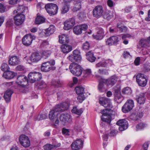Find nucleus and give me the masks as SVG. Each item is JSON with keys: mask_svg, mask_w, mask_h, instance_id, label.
Listing matches in <instances>:
<instances>
[{"mask_svg": "<svg viewBox=\"0 0 150 150\" xmlns=\"http://www.w3.org/2000/svg\"><path fill=\"white\" fill-rule=\"evenodd\" d=\"M69 107V104L65 102L56 105L52 110L50 112L49 114V118L51 120L56 119L57 118L59 112L64 111Z\"/></svg>", "mask_w": 150, "mask_h": 150, "instance_id": "f257e3e1", "label": "nucleus"}, {"mask_svg": "<svg viewBox=\"0 0 150 150\" xmlns=\"http://www.w3.org/2000/svg\"><path fill=\"white\" fill-rule=\"evenodd\" d=\"M24 11V8L22 6H19L17 9L13 11V13L16 14L14 17L15 24L16 25H20L25 20V16L22 13Z\"/></svg>", "mask_w": 150, "mask_h": 150, "instance_id": "f03ea898", "label": "nucleus"}, {"mask_svg": "<svg viewBox=\"0 0 150 150\" xmlns=\"http://www.w3.org/2000/svg\"><path fill=\"white\" fill-rule=\"evenodd\" d=\"M69 69L71 73L75 76H79L82 74V68L80 65L75 63H71L69 66Z\"/></svg>", "mask_w": 150, "mask_h": 150, "instance_id": "7ed1b4c3", "label": "nucleus"}, {"mask_svg": "<svg viewBox=\"0 0 150 150\" xmlns=\"http://www.w3.org/2000/svg\"><path fill=\"white\" fill-rule=\"evenodd\" d=\"M55 64V61L53 59L44 62L41 65V69L42 71L43 72H48L52 69V66Z\"/></svg>", "mask_w": 150, "mask_h": 150, "instance_id": "20e7f679", "label": "nucleus"}, {"mask_svg": "<svg viewBox=\"0 0 150 150\" xmlns=\"http://www.w3.org/2000/svg\"><path fill=\"white\" fill-rule=\"evenodd\" d=\"M73 53V54H71L67 58L69 61L71 62L75 61L78 62H80L82 58L79 51L78 50H74Z\"/></svg>", "mask_w": 150, "mask_h": 150, "instance_id": "39448f33", "label": "nucleus"}, {"mask_svg": "<svg viewBox=\"0 0 150 150\" xmlns=\"http://www.w3.org/2000/svg\"><path fill=\"white\" fill-rule=\"evenodd\" d=\"M45 8L47 12L50 14L54 15L57 13L58 7L55 4H47L45 5Z\"/></svg>", "mask_w": 150, "mask_h": 150, "instance_id": "423d86ee", "label": "nucleus"}, {"mask_svg": "<svg viewBox=\"0 0 150 150\" xmlns=\"http://www.w3.org/2000/svg\"><path fill=\"white\" fill-rule=\"evenodd\" d=\"M42 78V74L39 72H31L28 75V80L31 83L40 80Z\"/></svg>", "mask_w": 150, "mask_h": 150, "instance_id": "0eeeda50", "label": "nucleus"}, {"mask_svg": "<svg viewBox=\"0 0 150 150\" xmlns=\"http://www.w3.org/2000/svg\"><path fill=\"white\" fill-rule=\"evenodd\" d=\"M35 36L30 33L25 35L22 39L23 44L25 46H28L32 43L33 40L35 39Z\"/></svg>", "mask_w": 150, "mask_h": 150, "instance_id": "6e6552de", "label": "nucleus"}, {"mask_svg": "<svg viewBox=\"0 0 150 150\" xmlns=\"http://www.w3.org/2000/svg\"><path fill=\"white\" fill-rule=\"evenodd\" d=\"M134 106L133 100L132 99L128 100L122 107V110L125 113L128 112L132 109Z\"/></svg>", "mask_w": 150, "mask_h": 150, "instance_id": "1a4fd4ad", "label": "nucleus"}, {"mask_svg": "<svg viewBox=\"0 0 150 150\" xmlns=\"http://www.w3.org/2000/svg\"><path fill=\"white\" fill-rule=\"evenodd\" d=\"M143 111L142 108H137L134 112L130 116V118L134 120H137L141 119L143 116Z\"/></svg>", "mask_w": 150, "mask_h": 150, "instance_id": "9d476101", "label": "nucleus"}, {"mask_svg": "<svg viewBox=\"0 0 150 150\" xmlns=\"http://www.w3.org/2000/svg\"><path fill=\"white\" fill-rule=\"evenodd\" d=\"M136 81L139 85L142 87L145 86L147 82V80L144 74H138L136 77Z\"/></svg>", "mask_w": 150, "mask_h": 150, "instance_id": "9b49d317", "label": "nucleus"}, {"mask_svg": "<svg viewBox=\"0 0 150 150\" xmlns=\"http://www.w3.org/2000/svg\"><path fill=\"white\" fill-rule=\"evenodd\" d=\"M28 82V81L27 78L23 75H20L17 77V83L19 86L18 88L20 87H22L23 88L26 85Z\"/></svg>", "mask_w": 150, "mask_h": 150, "instance_id": "f8f14e48", "label": "nucleus"}, {"mask_svg": "<svg viewBox=\"0 0 150 150\" xmlns=\"http://www.w3.org/2000/svg\"><path fill=\"white\" fill-rule=\"evenodd\" d=\"M75 24V21L74 18H69L64 22L63 28L64 30H69Z\"/></svg>", "mask_w": 150, "mask_h": 150, "instance_id": "ddd939ff", "label": "nucleus"}, {"mask_svg": "<svg viewBox=\"0 0 150 150\" xmlns=\"http://www.w3.org/2000/svg\"><path fill=\"white\" fill-rule=\"evenodd\" d=\"M104 12L103 8L101 6L98 5L96 6L93 11V14L94 17L99 18L102 16Z\"/></svg>", "mask_w": 150, "mask_h": 150, "instance_id": "4468645a", "label": "nucleus"}, {"mask_svg": "<svg viewBox=\"0 0 150 150\" xmlns=\"http://www.w3.org/2000/svg\"><path fill=\"white\" fill-rule=\"evenodd\" d=\"M88 28V26L86 24L77 25L73 28V32L76 35H79L82 33V31H85Z\"/></svg>", "mask_w": 150, "mask_h": 150, "instance_id": "2eb2a0df", "label": "nucleus"}, {"mask_svg": "<svg viewBox=\"0 0 150 150\" xmlns=\"http://www.w3.org/2000/svg\"><path fill=\"white\" fill-rule=\"evenodd\" d=\"M19 141L20 144L24 147H27L30 145L29 139L25 135L22 134L20 136L19 138Z\"/></svg>", "mask_w": 150, "mask_h": 150, "instance_id": "dca6fc26", "label": "nucleus"}, {"mask_svg": "<svg viewBox=\"0 0 150 150\" xmlns=\"http://www.w3.org/2000/svg\"><path fill=\"white\" fill-rule=\"evenodd\" d=\"M99 103L105 108H112V105L110 99L106 98H100L99 99Z\"/></svg>", "mask_w": 150, "mask_h": 150, "instance_id": "f3484780", "label": "nucleus"}, {"mask_svg": "<svg viewBox=\"0 0 150 150\" xmlns=\"http://www.w3.org/2000/svg\"><path fill=\"white\" fill-rule=\"evenodd\" d=\"M116 124L119 126V129L121 131L127 129L128 126L127 121L125 119L119 120L116 122Z\"/></svg>", "mask_w": 150, "mask_h": 150, "instance_id": "a211bd4d", "label": "nucleus"}, {"mask_svg": "<svg viewBox=\"0 0 150 150\" xmlns=\"http://www.w3.org/2000/svg\"><path fill=\"white\" fill-rule=\"evenodd\" d=\"M83 141L81 139H78L73 142L71 146L73 149L78 150L83 147Z\"/></svg>", "mask_w": 150, "mask_h": 150, "instance_id": "6ab92c4d", "label": "nucleus"}, {"mask_svg": "<svg viewBox=\"0 0 150 150\" xmlns=\"http://www.w3.org/2000/svg\"><path fill=\"white\" fill-rule=\"evenodd\" d=\"M105 110H101L100 112L103 114L101 117L102 120L103 121L110 123L111 120V117L110 115L107 113H104Z\"/></svg>", "mask_w": 150, "mask_h": 150, "instance_id": "aec40b11", "label": "nucleus"}, {"mask_svg": "<svg viewBox=\"0 0 150 150\" xmlns=\"http://www.w3.org/2000/svg\"><path fill=\"white\" fill-rule=\"evenodd\" d=\"M8 62L10 65L14 66L19 64L20 63V60L18 57L14 56L10 58Z\"/></svg>", "mask_w": 150, "mask_h": 150, "instance_id": "412c9836", "label": "nucleus"}, {"mask_svg": "<svg viewBox=\"0 0 150 150\" xmlns=\"http://www.w3.org/2000/svg\"><path fill=\"white\" fill-rule=\"evenodd\" d=\"M117 78L115 76H113L107 80H105V82L108 86H112L116 82Z\"/></svg>", "mask_w": 150, "mask_h": 150, "instance_id": "4be33fe9", "label": "nucleus"}, {"mask_svg": "<svg viewBox=\"0 0 150 150\" xmlns=\"http://www.w3.org/2000/svg\"><path fill=\"white\" fill-rule=\"evenodd\" d=\"M61 121L65 123H70L72 121V119L70 115L68 114H62L60 117Z\"/></svg>", "mask_w": 150, "mask_h": 150, "instance_id": "5701e85b", "label": "nucleus"}, {"mask_svg": "<svg viewBox=\"0 0 150 150\" xmlns=\"http://www.w3.org/2000/svg\"><path fill=\"white\" fill-rule=\"evenodd\" d=\"M118 38L116 36H113L108 39L106 41V44L111 46L115 44L118 41Z\"/></svg>", "mask_w": 150, "mask_h": 150, "instance_id": "b1692460", "label": "nucleus"}, {"mask_svg": "<svg viewBox=\"0 0 150 150\" xmlns=\"http://www.w3.org/2000/svg\"><path fill=\"white\" fill-rule=\"evenodd\" d=\"M136 99L137 102L139 104H144L146 98L145 94L143 93H141L136 96Z\"/></svg>", "mask_w": 150, "mask_h": 150, "instance_id": "393cba45", "label": "nucleus"}, {"mask_svg": "<svg viewBox=\"0 0 150 150\" xmlns=\"http://www.w3.org/2000/svg\"><path fill=\"white\" fill-rule=\"evenodd\" d=\"M104 31L103 28H98L97 33L96 35H93L94 38L98 40H100L104 37Z\"/></svg>", "mask_w": 150, "mask_h": 150, "instance_id": "a878e982", "label": "nucleus"}, {"mask_svg": "<svg viewBox=\"0 0 150 150\" xmlns=\"http://www.w3.org/2000/svg\"><path fill=\"white\" fill-rule=\"evenodd\" d=\"M115 92V100L118 103H120L123 100V98L121 96L120 91L119 89H115L114 88Z\"/></svg>", "mask_w": 150, "mask_h": 150, "instance_id": "bb28decb", "label": "nucleus"}, {"mask_svg": "<svg viewBox=\"0 0 150 150\" xmlns=\"http://www.w3.org/2000/svg\"><path fill=\"white\" fill-rule=\"evenodd\" d=\"M61 51L64 54H67L71 51L72 49V46L68 44H64L61 47Z\"/></svg>", "mask_w": 150, "mask_h": 150, "instance_id": "cd10ccee", "label": "nucleus"}, {"mask_svg": "<svg viewBox=\"0 0 150 150\" xmlns=\"http://www.w3.org/2000/svg\"><path fill=\"white\" fill-rule=\"evenodd\" d=\"M15 73L13 71L8 70L4 72L3 76L6 79H11L14 78Z\"/></svg>", "mask_w": 150, "mask_h": 150, "instance_id": "c85d7f7f", "label": "nucleus"}, {"mask_svg": "<svg viewBox=\"0 0 150 150\" xmlns=\"http://www.w3.org/2000/svg\"><path fill=\"white\" fill-rule=\"evenodd\" d=\"M105 80H101L99 82L98 86V89L100 92H104L107 90V89L105 86L104 83H105Z\"/></svg>", "mask_w": 150, "mask_h": 150, "instance_id": "c756f323", "label": "nucleus"}, {"mask_svg": "<svg viewBox=\"0 0 150 150\" xmlns=\"http://www.w3.org/2000/svg\"><path fill=\"white\" fill-rule=\"evenodd\" d=\"M59 42L61 44L68 43L69 42V39L67 35L62 34L59 36Z\"/></svg>", "mask_w": 150, "mask_h": 150, "instance_id": "7c9ffc66", "label": "nucleus"}, {"mask_svg": "<svg viewBox=\"0 0 150 150\" xmlns=\"http://www.w3.org/2000/svg\"><path fill=\"white\" fill-rule=\"evenodd\" d=\"M149 41L146 39H142L140 40L139 43V45L142 47H147L149 46Z\"/></svg>", "mask_w": 150, "mask_h": 150, "instance_id": "2f4dec72", "label": "nucleus"}, {"mask_svg": "<svg viewBox=\"0 0 150 150\" xmlns=\"http://www.w3.org/2000/svg\"><path fill=\"white\" fill-rule=\"evenodd\" d=\"M41 59V57L39 54L37 52L34 53L32 54L30 57V59L32 62H37Z\"/></svg>", "mask_w": 150, "mask_h": 150, "instance_id": "473e14b6", "label": "nucleus"}, {"mask_svg": "<svg viewBox=\"0 0 150 150\" xmlns=\"http://www.w3.org/2000/svg\"><path fill=\"white\" fill-rule=\"evenodd\" d=\"M55 28L53 25H51L45 30V34L46 36H49L53 34L55 31Z\"/></svg>", "mask_w": 150, "mask_h": 150, "instance_id": "72a5a7b5", "label": "nucleus"}, {"mask_svg": "<svg viewBox=\"0 0 150 150\" xmlns=\"http://www.w3.org/2000/svg\"><path fill=\"white\" fill-rule=\"evenodd\" d=\"M12 93V91L10 90H7L4 93V98L6 102L10 101Z\"/></svg>", "mask_w": 150, "mask_h": 150, "instance_id": "f704fd0d", "label": "nucleus"}, {"mask_svg": "<svg viewBox=\"0 0 150 150\" xmlns=\"http://www.w3.org/2000/svg\"><path fill=\"white\" fill-rule=\"evenodd\" d=\"M87 59L88 60L91 62H94L96 58L94 56L93 53L91 52V51H90L86 54Z\"/></svg>", "mask_w": 150, "mask_h": 150, "instance_id": "c9c22d12", "label": "nucleus"}, {"mask_svg": "<svg viewBox=\"0 0 150 150\" xmlns=\"http://www.w3.org/2000/svg\"><path fill=\"white\" fill-rule=\"evenodd\" d=\"M72 112L76 114L80 115L83 112L82 108H78L76 107H74L71 110Z\"/></svg>", "mask_w": 150, "mask_h": 150, "instance_id": "e433bc0d", "label": "nucleus"}, {"mask_svg": "<svg viewBox=\"0 0 150 150\" xmlns=\"http://www.w3.org/2000/svg\"><path fill=\"white\" fill-rule=\"evenodd\" d=\"M81 8V3L80 1H78L75 4L74 7L72 9L73 12H76L79 11Z\"/></svg>", "mask_w": 150, "mask_h": 150, "instance_id": "4c0bfd02", "label": "nucleus"}, {"mask_svg": "<svg viewBox=\"0 0 150 150\" xmlns=\"http://www.w3.org/2000/svg\"><path fill=\"white\" fill-rule=\"evenodd\" d=\"M45 18L43 17L40 16H38L35 20V23L37 24H40L45 22Z\"/></svg>", "mask_w": 150, "mask_h": 150, "instance_id": "58836bf2", "label": "nucleus"}, {"mask_svg": "<svg viewBox=\"0 0 150 150\" xmlns=\"http://www.w3.org/2000/svg\"><path fill=\"white\" fill-rule=\"evenodd\" d=\"M83 76L84 77H89L92 75L91 70L90 69H87L83 71Z\"/></svg>", "mask_w": 150, "mask_h": 150, "instance_id": "ea45409f", "label": "nucleus"}, {"mask_svg": "<svg viewBox=\"0 0 150 150\" xmlns=\"http://www.w3.org/2000/svg\"><path fill=\"white\" fill-rule=\"evenodd\" d=\"M75 90L77 94L81 95L84 94L83 92L84 90V88L81 86H78L76 87Z\"/></svg>", "mask_w": 150, "mask_h": 150, "instance_id": "a19ab883", "label": "nucleus"}, {"mask_svg": "<svg viewBox=\"0 0 150 150\" xmlns=\"http://www.w3.org/2000/svg\"><path fill=\"white\" fill-rule=\"evenodd\" d=\"M69 9V6L68 5H64L61 9V13L62 14H65L67 13Z\"/></svg>", "mask_w": 150, "mask_h": 150, "instance_id": "79ce46f5", "label": "nucleus"}, {"mask_svg": "<svg viewBox=\"0 0 150 150\" xmlns=\"http://www.w3.org/2000/svg\"><path fill=\"white\" fill-rule=\"evenodd\" d=\"M122 93L123 94L126 95H130L132 92V90L131 88L128 87H125L123 88L122 91Z\"/></svg>", "mask_w": 150, "mask_h": 150, "instance_id": "37998d69", "label": "nucleus"}, {"mask_svg": "<svg viewBox=\"0 0 150 150\" xmlns=\"http://www.w3.org/2000/svg\"><path fill=\"white\" fill-rule=\"evenodd\" d=\"M41 54L42 57L43 58L46 59L50 56L51 52L50 51L46 50L42 51Z\"/></svg>", "mask_w": 150, "mask_h": 150, "instance_id": "c03bdc74", "label": "nucleus"}, {"mask_svg": "<svg viewBox=\"0 0 150 150\" xmlns=\"http://www.w3.org/2000/svg\"><path fill=\"white\" fill-rule=\"evenodd\" d=\"M147 126L146 124L143 122H140L136 126V128L137 130H139L144 129Z\"/></svg>", "mask_w": 150, "mask_h": 150, "instance_id": "a18cd8bd", "label": "nucleus"}, {"mask_svg": "<svg viewBox=\"0 0 150 150\" xmlns=\"http://www.w3.org/2000/svg\"><path fill=\"white\" fill-rule=\"evenodd\" d=\"M82 48L83 50L85 51L89 50L90 48V44L88 41H86L83 44Z\"/></svg>", "mask_w": 150, "mask_h": 150, "instance_id": "49530a36", "label": "nucleus"}, {"mask_svg": "<svg viewBox=\"0 0 150 150\" xmlns=\"http://www.w3.org/2000/svg\"><path fill=\"white\" fill-rule=\"evenodd\" d=\"M1 69L2 71H6L9 69V67L7 63H4L2 64Z\"/></svg>", "mask_w": 150, "mask_h": 150, "instance_id": "de8ad7c7", "label": "nucleus"}, {"mask_svg": "<svg viewBox=\"0 0 150 150\" xmlns=\"http://www.w3.org/2000/svg\"><path fill=\"white\" fill-rule=\"evenodd\" d=\"M113 16V15L111 12H110L108 13H106L103 15L104 18L108 20L111 19Z\"/></svg>", "mask_w": 150, "mask_h": 150, "instance_id": "09e8293b", "label": "nucleus"}, {"mask_svg": "<svg viewBox=\"0 0 150 150\" xmlns=\"http://www.w3.org/2000/svg\"><path fill=\"white\" fill-rule=\"evenodd\" d=\"M77 97V100L80 103H82L85 99V97L84 94H81V95H78Z\"/></svg>", "mask_w": 150, "mask_h": 150, "instance_id": "8fccbe9b", "label": "nucleus"}, {"mask_svg": "<svg viewBox=\"0 0 150 150\" xmlns=\"http://www.w3.org/2000/svg\"><path fill=\"white\" fill-rule=\"evenodd\" d=\"M47 114H42L38 116L37 120H42L46 119L47 118Z\"/></svg>", "mask_w": 150, "mask_h": 150, "instance_id": "3c124183", "label": "nucleus"}, {"mask_svg": "<svg viewBox=\"0 0 150 150\" xmlns=\"http://www.w3.org/2000/svg\"><path fill=\"white\" fill-rule=\"evenodd\" d=\"M117 27L119 28L121 32H125L127 30V28L125 26L120 25L117 24Z\"/></svg>", "mask_w": 150, "mask_h": 150, "instance_id": "603ef678", "label": "nucleus"}, {"mask_svg": "<svg viewBox=\"0 0 150 150\" xmlns=\"http://www.w3.org/2000/svg\"><path fill=\"white\" fill-rule=\"evenodd\" d=\"M43 147L45 150H50L54 147V146L53 145L47 144L44 145Z\"/></svg>", "mask_w": 150, "mask_h": 150, "instance_id": "864d4df0", "label": "nucleus"}, {"mask_svg": "<svg viewBox=\"0 0 150 150\" xmlns=\"http://www.w3.org/2000/svg\"><path fill=\"white\" fill-rule=\"evenodd\" d=\"M105 61L100 62L96 64V66L97 67H104L106 66Z\"/></svg>", "mask_w": 150, "mask_h": 150, "instance_id": "5fc2aeb1", "label": "nucleus"}, {"mask_svg": "<svg viewBox=\"0 0 150 150\" xmlns=\"http://www.w3.org/2000/svg\"><path fill=\"white\" fill-rule=\"evenodd\" d=\"M144 68L146 71H150V64L146 63L144 65Z\"/></svg>", "mask_w": 150, "mask_h": 150, "instance_id": "6e6d98bb", "label": "nucleus"}, {"mask_svg": "<svg viewBox=\"0 0 150 150\" xmlns=\"http://www.w3.org/2000/svg\"><path fill=\"white\" fill-rule=\"evenodd\" d=\"M52 84L57 87H59L61 86V83L59 80L54 81Z\"/></svg>", "mask_w": 150, "mask_h": 150, "instance_id": "4d7b16f0", "label": "nucleus"}, {"mask_svg": "<svg viewBox=\"0 0 150 150\" xmlns=\"http://www.w3.org/2000/svg\"><path fill=\"white\" fill-rule=\"evenodd\" d=\"M117 133V131L115 129H112L111 130L110 132V133L109 135L111 136H115Z\"/></svg>", "mask_w": 150, "mask_h": 150, "instance_id": "13d9d810", "label": "nucleus"}, {"mask_svg": "<svg viewBox=\"0 0 150 150\" xmlns=\"http://www.w3.org/2000/svg\"><path fill=\"white\" fill-rule=\"evenodd\" d=\"M6 8L4 5L0 3V12L4 13L5 12Z\"/></svg>", "mask_w": 150, "mask_h": 150, "instance_id": "bf43d9fd", "label": "nucleus"}, {"mask_svg": "<svg viewBox=\"0 0 150 150\" xmlns=\"http://www.w3.org/2000/svg\"><path fill=\"white\" fill-rule=\"evenodd\" d=\"M62 133L65 135H69V131L68 129L63 128L62 130Z\"/></svg>", "mask_w": 150, "mask_h": 150, "instance_id": "052dcab7", "label": "nucleus"}, {"mask_svg": "<svg viewBox=\"0 0 150 150\" xmlns=\"http://www.w3.org/2000/svg\"><path fill=\"white\" fill-rule=\"evenodd\" d=\"M123 56L125 58L130 57H131L129 52L127 51H124Z\"/></svg>", "mask_w": 150, "mask_h": 150, "instance_id": "680f3d73", "label": "nucleus"}, {"mask_svg": "<svg viewBox=\"0 0 150 150\" xmlns=\"http://www.w3.org/2000/svg\"><path fill=\"white\" fill-rule=\"evenodd\" d=\"M140 59L139 57H137L135 60L134 61V63L136 66L139 65L140 62Z\"/></svg>", "mask_w": 150, "mask_h": 150, "instance_id": "e2e57ef3", "label": "nucleus"}, {"mask_svg": "<svg viewBox=\"0 0 150 150\" xmlns=\"http://www.w3.org/2000/svg\"><path fill=\"white\" fill-rule=\"evenodd\" d=\"M149 143L148 142H145L143 145L144 150H147L149 146Z\"/></svg>", "mask_w": 150, "mask_h": 150, "instance_id": "0e129e2a", "label": "nucleus"}, {"mask_svg": "<svg viewBox=\"0 0 150 150\" xmlns=\"http://www.w3.org/2000/svg\"><path fill=\"white\" fill-rule=\"evenodd\" d=\"M107 4L110 7H112L114 5V3L111 0H108L107 1Z\"/></svg>", "mask_w": 150, "mask_h": 150, "instance_id": "69168bd1", "label": "nucleus"}, {"mask_svg": "<svg viewBox=\"0 0 150 150\" xmlns=\"http://www.w3.org/2000/svg\"><path fill=\"white\" fill-rule=\"evenodd\" d=\"M132 9V7L131 6H129L126 7L125 9V12L126 13H128L130 12L131 9Z\"/></svg>", "mask_w": 150, "mask_h": 150, "instance_id": "338daca9", "label": "nucleus"}, {"mask_svg": "<svg viewBox=\"0 0 150 150\" xmlns=\"http://www.w3.org/2000/svg\"><path fill=\"white\" fill-rule=\"evenodd\" d=\"M145 20L147 21H150V9L148 11V16L145 18Z\"/></svg>", "mask_w": 150, "mask_h": 150, "instance_id": "774afa93", "label": "nucleus"}]
</instances>
